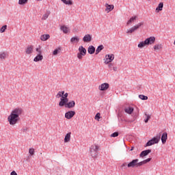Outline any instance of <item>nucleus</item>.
I'll list each match as a JSON object with an SVG mask.
<instances>
[{"label":"nucleus","mask_w":175,"mask_h":175,"mask_svg":"<svg viewBox=\"0 0 175 175\" xmlns=\"http://www.w3.org/2000/svg\"><path fill=\"white\" fill-rule=\"evenodd\" d=\"M23 114V109L16 108L12 111L10 115L8 116V120L10 125H16L18 122L19 117Z\"/></svg>","instance_id":"f257e3e1"},{"label":"nucleus","mask_w":175,"mask_h":175,"mask_svg":"<svg viewBox=\"0 0 175 175\" xmlns=\"http://www.w3.org/2000/svg\"><path fill=\"white\" fill-rule=\"evenodd\" d=\"M155 43V37L151 36L150 38H146L144 41H142L138 44L139 49H143V47H146V46H148V44H154Z\"/></svg>","instance_id":"f03ea898"},{"label":"nucleus","mask_w":175,"mask_h":175,"mask_svg":"<svg viewBox=\"0 0 175 175\" xmlns=\"http://www.w3.org/2000/svg\"><path fill=\"white\" fill-rule=\"evenodd\" d=\"M98 151H99V146L98 145H92L90 148V154L92 158L98 157Z\"/></svg>","instance_id":"7ed1b4c3"},{"label":"nucleus","mask_w":175,"mask_h":175,"mask_svg":"<svg viewBox=\"0 0 175 175\" xmlns=\"http://www.w3.org/2000/svg\"><path fill=\"white\" fill-rule=\"evenodd\" d=\"M144 22L139 23L137 25L133 26L130 29H127L126 33H133V32H135V31H137V29H139L142 25H144Z\"/></svg>","instance_id":"20e7f679"},{"label":"nucleus","mask_w":175,"mask_h":175,"mask_svg":"<svg viewBox=\"0 0 175 175\" xmlns=\"http://www.w3.org/2000/svg\"><path fill=\"white\" fill-rule=\"evenodd\" d=\"M114 61V54L106 55L105 64L106 65L110 64V62Z\"/></svg>","instance_id":"39448f33"},{"label":"nucleus","mask_w":175,"mask_h":175,"mask_svg":"<svg viewBox=\"0 0 175 175\" xmlns=\"http://www.w3.org/2000/svg\"><path fill=\"white\" fill-rule=\"evenodd\" d=\"M69 103V98H60V101L59 103V106L62 107L63 106H66Z\"/></svg>","instance_id":"423d86ee"},{"label":"nucleus","mask_w":175,"mask_h":175,"mask_svg":"<svg viewBox=\"0 0 175 175\" xmlns=\"http://www.w3.org/2000/svg\"><path fill=\"white\" fill-rule=\"evenodd\" d=\"M75 114L76 112L75 111H68L65 113V118H67V120H70L75 117Z\"/></svg>","instance_id":"0eeeda50"},{"label":"nucleus","mask_w":175,"mask_h":175,"mask_svg":"<svg viewBox=\"0 0 175 175\" xmlns=\"http://www.w3.org/2000/svg\"><path fill=\"white\" fill-rule=\"evenodd\" d=\"M137 162H139L137 159L132 160L127 164V167H137Z\"/></svg>","instance_id":"6e6552de"},{"label":"nucleus","mask_w":175,"mask_h":175,"mask_svg":"<svg viewBox=\"0 0 175 175\" xmlns=\"http://www.w3.org/2000/svg\"><path fill=\"white\" fill-rule=\"evenodd\" d=\"M109 87H110V85H109V83H104L98 87V89L100 90V91H106L109 90Z\"/></svg>","instance_id":"1a4fd4ad"},{"label":"nucleus","mask_w":175,"mask_h":175,"mask_svg":"<svg viewBox=\"0 0 175 175\" xmlns=\"http://www.w3.org/2000/svg\"><path fill=\"white\" fill-rule=\"evenodd\" d=\"M92 40V36H91V34H86L84 36L83 38V41L85 43H90V42H91Z\"/></svg>","instance_id":"9d476101"},{"label":"nucleus","mask_w":175,"mask_h":175,"mask_svg":"<svg viewBox=\"0 0 175 175\" xmlns=\"http://www.w3.org/2000/svg\"><path fill=\"white\" fill-rule=\"evenodd\" d=\"M75 106H76V103L75 102V100H71L66 104L65 107L66 109H72V107H75Z\"/></svg>","instance_id":"9b49d317"},{"label":"nucleus","mask_w":175,"mask_h":175,"mask_svg":"<svg viewBox=\"0 0 175 175\" xmlns=\"http://www.w3.org/2000/svg\"><path fill=\"white\" fill-rule=\"evenodd\" d=\"M25 53L27 55L32 54L33 53V45H28L25 49Z\"/></svg>","instance_id":"f8f14e48"},{"label":"nucleus","mask_w":175,"mask_h":175,"mask_svg":"<svg viewBox=\"0 0 175 175\" xmlns=\"http://www.w3.org/2000/svg\"><path fill=\"white\" fill-rule=\"evenodd\" d=\"M161 136H162V134L160 133L159 135L152 139L154 144H158V143H159V140H161Z\"/></svg>","instance_id":"ddd939ff"},{"label":"nucleus","mask_w":175,"mask_h":175,"mask_svg":"<svg viewBox=\"0 0 175 175\" xmlns=\"http://www.w3.org/2000/svg\"><path fill=\"white\" fill-rule=\"evenodd\" d=\"M150 152H151V149L144 150L140 153L139 157L143 158L144 157H147V155H148V154H150Z\"/></svg>","instance_id":"4468645a"},{"label":"nucleus","mask_w":175,"mask_h":175,"mask_svg":"<svg viewBox=\"0 0 175 175\" xmlns=\"http://www.w3.org/2000/svg\"><path fill=\"white\" fill-rule=\"evenodd\" d=\"M105 12H107V13H109V12H111L113 9H114V5H109L108 3L105 4Z\"/></svg>","instance_id":"2eb2a0df"},{"label":"nucleus","mask_w":175,"mask_h":175,"mask_svg":"<svg viewBox=\"0 0 175 175\" xmlns=\"http://www.w3.org/2000/svg\"><path fill=\"white\" fill-rule=\"evenodd\" d=\"M80 42V38L79 36H74L70 38V43H79Z\"/></svg>","instance_id":"dca6fc26"},{"label":"nucleus","mask_w":175,"mask_h":175,"mask_svg":"<svg viewBox=\"0 0 175 175\" xmlns=\"http://www.w3.org/2000/svg\"><path fill=\"white\" fill-rule=\"evenodd\" d=\"M79 54H82L83 56L87 54V49L84 48L83 46H79Z\"/></svg>","instance_id":"f3484780"},{"label":"nucleus","mask_w":175,"mask_h":175,"mask_svg":"<svg viewBox=\"0 0 175 175\" xmlns=\"http://www.w3.org/2000/svg\"><path fill=\"white\" fill-rule=\"evenodd\" d=\"M167 140V133L165 132L161 135V142L163 144H165Z\"/></svg>","instance_id":"a211bd4d"},{"label":"nucleus","mask_w":175,"mask_h":175,"mask_svg":"<svg viewBox=\"0 0 175 175\" xmlns=\"http://www.w3.org/2000/svg\"><path fill=\"white\" fill-rule=\"evenodd\" d=\"M60 29L64 32V33H68V32L70 31V29L65 25L61 26Z\"/></svg>","instance_id":"6ab92c4d"},{"label":"nucleus","mask_w":175,"mask_h":175,"mask_svg":"<svg viewBox=\"0 0 175 175\" xmlns=\"http://www.w3.org/2000/svg\"><path fill=\"white\" fill-rule=\"evenodd\" d=\"M49 39H50L49 34H43L40 36V40H42V42H46V40Z\"/></svg>","instance_id":"aec40b11"},{"label":"nucleus","mask_w":175,"mask_h":175,"mask_svg":"<svg viewBox=\"0 0 175 175\" xmlns=\"http://www.w3.org/2000/svg\"><path fill=\"white\" fill-rule=\"evenodd\" d=\"M70 135H72V133L70 132L65 135L64 143H69L70 142Z\"/></svg>","instance_id":"412c9836"},{"label":"nucleus","mask_w":175,"mask_h":175,"mask_svg":"<svg viewBox=\"0 0 175 175\" xmlns=\"http://www.w3.org/2000/svg\"><path fill=\"white\" fill-rule=\"evenodd\" d=\"M163 9V2H161L159 3L158 6L156 8V11L157 12H161Z\"/></svg>","instance_id":"4be33fe9"},{"label":"nucleus","mask_w":175,"mask_h":175,"mask_svg":"<svg viewBox=\"0 0 175 175\" xmlns=\"http://www.w3.org/2000/svg\"><path fill=\"white\" fill-rule=\"evenodd\" d=\"M88 51L89 54H94L95 53V46L91 45L88 47Z\"/></svg>","instance_id":"5701e85b"},{"label":"nucleus","mask_w":175,"mask_h":175,"mask_svg":"<svg viewBox=\"0 0 175 175\" xmlns=\"http://www.w3.org/2000/svg\"><path fill=\"white\" fill-rule=\"evenodd\" d=\"M43 59V55H38L34 59V62H39V61H42Z\"/></svg>","instance_id":"b1692460"},{"label":"nucleus","mask_w":175,"mask_h":175,"mask_svg":"<svg viewBox=\"0 0 175 175\" xmlns=\"http://www.w3.org/2000/svg\"><path fill=\"white\" fill-rule=\"evenodd\" d=\"M133 107H127L124 109V111L125 113H126L127 114H132V113H133Z\"/></svg>","instance_id":"393cba45"},{"label":"nucleus","mask_w":175,"mask_h":175,"mask_svg":"<svg viewBox=\"0 0 175 175\" xmlns=\"http://www.w3.org/2000/svg\"><path fill=\"white\" fill-rule=\"evenodd\" d=\"M103 49H105L103 45H99L96 50V55L99 54V53H100V51L103 50Z\"/></svg>","instance_id":"a878e982"},{"label":"nucleus","mask_w":175,"mask_h":175,"mask_svg":"<svg viewBox=\"0 0 175 175\" xmlns=\"http://www.w3.org/2000/svg\"><path fill=\"white\" fill-rule=\"evenodd\" d=\"M62 2H63V3H64L65 5H73V1H72V0H61Z\"/></svg>","instance_id":"bb28decb"},{"label":"nucleus","mask_w":175,"mask_h":175,"mask_svg":"<svg viewBox=\"0 0 175 175\" xmlns=\"http://www.w3.org/2000/svg\"><path fill=\"white\" fill-rule=\"evenodd\" d=\"M136 18H137V16H132L130 20L128 21L127 22V25H129V24H132L133 21H135Z\"/></svg>","instance_id":"cd10ccee"},{"label":"nucleus","mask_w":175,"mask_h":175,"mask_svg":"<svg viewBox=\"0 0 175 175\" xmlns=\"http://www.w3.org/2000/svg\"><path fill=\"white\" fill-rule=\"evenodd\" d=\"M50 11H47L46 13L43 15L42 20H47L50 16Z\"/></svg>","instance_id":"c85d7f7f"},{"label":"nucleus","mask_w":175,"mask_h":175,"mask_svg":"<svg viewBox=\"0 0 175 175\" xmlns=\"http://www.w3.org/2000/svg\"><path fill=\"white\" fill-rule=\"evenodd\" d=\"M61 52V47L56 49L53 52V55H57Z\"/></svg>","instance_id":"c756f323"},{"label":"nucleus","mask_w":175,"mask_h":175,"mask_svg":"<svg viewBox=\"0 0 175 175\" xmlns=\"http://www.w3.org/2000/svg\"><path fill=\"white\" fill-rule=\"evenodd\" d=\"M162 47H163L162 44H157L154 46V50H161Z\"/></svg>","instance_id":"7c9ffc66"},{"label":"nucleus","mask_w":175,"mask_h":175,"mask_svg":"<svg viewBox=\"0 0 175 175\" xmlns=\"http://www.w3.org/2000/svg\"><path fill=\"white\" fill-rule=\"evenodd\" d=\"M64 94H65V91L59 92L56 95L57 98H62L64 96Z\"/></svg>","instance_id":"2f4dec72"},{"label":"nucleus","mask_w":175,"mask_h":175,"mask_svg":"<svg viewBox=\"0 0 175 175\" xmlns=\"http://www.w3.org/2000/svg\"><path fill=\"white\" fill-rule=\"evenodd\" d=\"M154 144H155L154 143V141H152V139H150V140H149V141L146 143L145 147H150V146H152V145H154Z\"/></svg>","instance_id":"473e14b6"},{"label":"nucleus","mask_w":175,"mask_h":175,"mask_svg":"<svg viewBox=\"0 0 175 175\" xmlns=\"http://www.w3.org/2000/svg\"><path fill=\"white\" fill-rule=\"evenodd\" d=\"M26 3H28V0H18V5H26Z\"/></svg>","instance_id":"72a5a7b5"},{"label":"nucleus","mask_w":175,"mask_h":175,"mask_svg":"<svg viewBox=\"0 0 175 175\" xmlns=\"http://www.w3.org/2000/svg\"><path fill=\"white\" fill-rule=\"evenodd\" d=\"M6 29H8V25H3L2 26V27H1L0 29V33H3V32H5V31H6Z\"/></svg>","instance_id":"f704fd0d"},{"label":"nucleus","mask_w":175,"mask_h":175,"mask_svg":"<svg viewBox=\"0 0 175 175\" xmlns=\"http://www.w3.org/2000/svg\"><path fill=\"white\" fill-rule=\"evenodd\" d=\"M139 99H142V100H147L148 99V97L147 96H144L143 94L139 95Z\"/></svg>","instance_id":"c9c22d12"},{"label":"nucleus","mask_w":175,"mask_h":175,"mask_svg":"<svg viewBox=\"0 0 175 175\" xmlns=\"http://www.w3.org/2000/svg\"><path fill=\"white\" fill-rule=\"evenodd\" d=\"M6 55H7V54L5 52L0 53V59H5V58H6Z\"/></svg>","instance_id":"e433bc0d"},{"label":"nucleus","mask_w":175,"mask_h":175,"mask_svg":"<svg viewBox=\"0 0 175 175\" xmlns=\"http://www.w3.org/2000/svg\"><path fill=\"white\" fill-rule=\"evenodd\" d=\"M145 116H146V118L144 120V122L147 124L150 118H151V115H148L147 113H145Z\"/></svg>","instance_id":"4c0bfd02"},{"label":"nucleus","mask_w":175,"mask_h":175,"mask_svg":"<svg viewBox=\"0 0 175 175\" xmlns=\"http://www.w3.org/2000/svg\"><path fill=\"white\" fill-rule=\"evenodd\" d=\"M126 166H128V165H126V163H124L120 166V168L122 169V170H126V169H127Z\"/></svg>","instance_id":"58836bf2"},{"label":"nucleus","mask_w":175,"mask_h":175,"mask_svg":"<svg viewBox=\"0 0 175 175\" xmlns=\"http://www.w3.org/2000/svg\"><path fill=\"white\" fill-rule=\"evenodd\" d=\"M143 165H146V163H144V161H142L141 162H137V167L143 166Z\"/></svg>","instance_id":"ea45409f"},{"label":"nucleus","mask_w":175,"mask_h":175,"mask_svg":"<svg viewBox=\"0 0 175 175\" xmlns=\"http://www.w3.org/2000/svg\"><path fill=\"white\" fill-rule=\"evenodd\" d=\"M120 135L118 132H114L111 135V137H117Z\"/></svg>","instance_id":"a19ab883"},{"label":"nucleus","mask_w":175,"mask_h":175,"mask_svg":"<svg viewBox=\"0 0 175 175\" xmlns=\"http://www.w3.org/2000/svg\"><path fill=\"white\" fill-rule=\"evenodd\" d=\"M29 153L30 154V155H33V154H35V149L29 148Z\"/></svg>","instance_id":"79ce46f5"},{"label":"nucleus","mask_w":175,"mask_h":175,"mask_svg":"<svg viewBox=\"0 0 175 175\" xmlns=\"http://www.w3.org/2000/svg\"><path fill=\"white\" fill-rule=\"evenodd\" d=\"M95 120H97V121H99V120L100 119V113H97L96 115L95 116Z\"/></svg>","instance_id":"37998d69"},{"label":"nucleus","mask_w":175,"mask_h":175,"mask_svg":"<svg viewBox=\"0 0 175 175\" xmlns=\"http://www.w3.org/2000/svg\"><path fill=\"white\" fill-rule=\"evenodd\" d=\"M77 58H79V59H81L83 58V54L81 53H77Z\"/></svg>","instance_id":"c03bdc74"},{"label":"nucleus","mask_w":175,"mask_h":175,"mask_svg":"<svg viewBox=\"0 0 175 175\" xmlns=\"http://www.w3.org/2000/svg\"><path fill=\"white\" fill-rule=\"evenodd\" d=\"M113 63H109V64H108V68L110 69V70H112V68H113Z\"/></svg>","instance_id":"a18cd8bd"},{"label":"nucleus","mask_w":175,"mask_h":175,"mask_svg":"<svg viewBox=\"0 0 175 175\" xmlns=\"http://www.w3.org/2000/svg\"><path fill=\"white\" fill-rule=\"evenodd\" d=\"M36 51L37 53H38V55H42V51H40V48H37Z\"/></svg>","instance_id":"49530a36"},{"label":"nucleus","mask_w":175,"mask_h":175,"mask_svg":"<svg viewBox=\"0 0 175 175\" xmlns=\"http://www.w3.org/2000/svg\"><path fill=\"white\" fill-rule=\"evenodd\" d=\"M151 161V158H148L146 160H144V162L146 163H148V162H150Z\"/></svg>","instance_id":"de8ad7c7"},{"label":"nucleus","mask_w":175,"mask_h":175,"mask_svg":"<svg viewBox=\"0 0 175 175\" xmlns=\"http://www.w3.org/2000/svg\"><path fill=\"white\" fill-rule=\"evenodd\" d=\"M21 131L23 132V133H25V132H27V131H28V128L25 127L21 129Z\"/></svg>","instance_id":"09e8293b"},{"label":"nucleus","mask_w":175,"mask_h":175,"mask_svg":"<svg viewBox=\"0 0 175 175\" xmlns=\"http://www.w3.org/2000/svg\"><path fill=\"white\" fill-rule=\"evenodd\" d=\"M68 95L69 94L68 93H65V94H64V95H63V96L62 98H68Z\"/></svg>","instance_id":"8fccbe9b"},{"label":"nucleus","mask_w":175,"mask_h":175,"mask_svg":"<svg viewBox=\"0 0 175 175\" xmlns=\"http://www.w3.org/2000/svg\"><path fill=\"white\" fill-rule=\"evenodd\" d=\"M10 175H17V173L16 172V171H12Z\"/></svg>","instance_id":"3c124183"},{"label":"nucleus","mask_w":175,"mask_h":175,"mask_svg":"<svg viewBox=\"0 0 175 175\" xmlns=\"http://www.w3.org/2000/svg\"><path fill=\"white\" fill-rule=\"evenodd\" d=\"M118 69V68L117 67H113V70H114V72H117Z\"/></svg>","instance_id":"603ef678"},{"label":"nucleus","mask_w":175,"mask_h":175,"mask_svg":"<svg viewBox=\"0 0 175 175\" xmlns=\"http://www.w3.org/2000/svg\"><path fill=\"white\" fill-rule=\"evenodd\" d=\"M133 150H135V147H131L130 151H133Z\"/></svg>","instance_id":"864d4df0"},{"label":"nucleus","mask_w":175,"mask_h":175,"mask_svg":"<svg viewBox=\"0 0 175 175\" xmlns=\"http://www.w3.org/2000/svg\"><path fill=\"white\" fill-rule=\"evenodd\" d=\"M38 1H42V0H38Z\"/></svg>","instance_id":"5fc2aeb1"}]
</instances>
